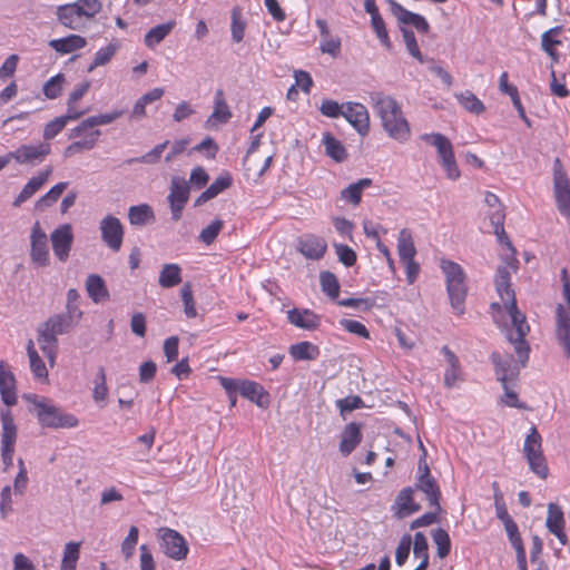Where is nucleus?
<instances>
[{
    "mask_svg": "<svg viewBox=\"0 0 570 570\" xmlns=\"http://www.w3.org/2000/svg\"><path fill=\"white\" fill-rule=\"evenodd\" d=\"M511 269H515L513 262L500 265L494 278L495 289L504 304L511 318L510 326L505 327V337L513 345L518 361L512 356H502L499 352L491 354L495 374L500 382H513L518 379L520 368L527 365L530 346L524 340L530 331L525 316L517 307L514 291L511 287Z\"/></svg>",
    "mask_w": 570,
    "mask_h": 570,
    "instance_id": "1",
    "label": "nucleus"
},
{
    "mask_svg": "<svg viewBox=\"0 0 570 570\" xmlns=\"http://www.w3.org/2000/svg\"><path fill=\"white\" fill-rule=\"evenodd\" d=\"M370 102L387 136L396 141L404 142L410 138L411 129L400 104L382 91L370 94Z\"/></svg>",
    "mask_w": 570,
    "mask_h": 570,
    "instance_id": "2",
    "label": "nucleus"
},
{
    "mask_svg": "<svg viewBox=\"0 0 570 570\" xmlns=\"http://www.w3.org/2000/svg\"><path fill=\"white\" fill-rule=\"evenodd\" d=\"M77 324L71 316L55 314L39 325L37 341L51 366L55 365L58 351L57 336L68 333Z\"/></svg>",
    "mask_w": 570,
    "mask_h": 570,
    "instance_id": "3",
    "label": "nucleus"
},
{
    "mask_svg": "<svg viewBox=\"0 0 570 570\" xmlns=\"http://www.w3.org/2000/svg\"><path fill=\"white\" fill-rule=\"evenodd\" d=\"M440 268L445 277L451 306L456 314L462 315L468 295L466 274L460 264L446 258L440 259Z\"/></svg>",
    "mask_w": 570,
    "mask_h": 570,
    "instance_id": "4",
    "label": "nucleus"
},
{
    "mask_svg": "<svg viewBox=\"0 0 570 570\" xmlns=\"http://www.w3.org/2000/svg\"><path fill=\"white\" fill-rule=\"evenodd\" d=\"M28 403L32 405V411L40 425L50 429H72L78 426L79 420L70 413L63 412L60 407L47 402L45 399H38L37 395H24Z\"/></svg>",
    "mask_w": 570,
    "mask_h": 570,
    "instance_id": "5",
    "label": "nucleus"
},
{
    "mask_svg": "<svg viewBox=\"0 0 570 570\" xmlns=\"http://www.w3.org/2000/svg\"><path fill=\"white\" fill-rule=\"evenodd\" d=\"M523 453L530 470L541 479L549 473L548 464L542 451V438L535 426L530 429L523 443Z\"/></svg>",
    "mask_w": 570,
    "mask_h": 570,
    "instance_id": "6",
    "label": "nucleus"
},
{
    "mask_svg": "<svg viewBox=\"0 0 570 570\" xmlns=\"http://www.w3.org/2000/svg\"><path fill=\"white\" fill-rule=\"evenodd\" d=\"M562 288L567 306L561 304L557 307V336L566 356H570V281L568 271H561Z\"/></svg>",
    "mask_w": 570,
    "mask_h": 570,
    "instance_id": "7",
    "label": "nucleus"
},
{
    "mask_svg": "<svg viewBox=\"0 0 570 570\" xmlns=\"http://www.w3.org/2000/svg\"><path fill=\"white\" fill-rule=\"evenodd\" d=\"M553 189L559 212L563 216H570V181L561 168L559 158L554 160Z\"/></svg>",
    "mask_w": 570,
    "mask_h": 570,
    "instance_id": "8",
    "label": "nucleus"
},
{
    "mask_svg": "<svg viewBox=\"0 0 570 570\" xmlns=\"http://www.w3.org/2000/svg\"><path fill=\"white\" fill-rule=\"evenodd\" d=\"M190 186L184 178L174 176L170 184V193L167 200L170 206L171 218L178 222L181 218L183 209L189 199Z\"/></svg>",
    "mask_w": 570,
    "mask_h": 570,
    "instance_id": "9",
    "label": "nucleus"
},
{
    "mask_svg": "<svg viewBox=\"0 0 570 570\" xmlns=\"http://www.w3.org/2000/svg\"><path fill=\"white\" fill-rule=\"evenodd\" d=\"M30 258L33 264L46 267L50 263L48 237L40 223L36 222L30 232Z\"/></svg>",
    "mask_w": 570,
    "mask_h": 570,
    "instance_id": "10",
    "label": "nucleus"
},
{
    "mask_svg": "<svg viewBox=\"0 0 570 570\" xmlns=\"http://www.w3.org/2000/svg\"><path fill=\"white\" fill-rule=\"evenodd\" d=\"M101 238L114 252H118L122 245L124 227L120 220L111 215L106 216L99 226Z\"/></svg>",
    "mask_w": 570,
    "mask_h": 570,
    "instance_id": "11",
    "label": "nucleus"
},
{
    "mask_svg": "<svg viewBox=\"0 0 570 570\" xmlns=\"http://www.w3.org/2000/svg\"><path fill=\"white\" fill-rule=\"evenodd\" d=\"M52 249L56 257L60 262H66L69 258L71 246L73 243V234L70 224H63L57 227L50 235Z\"/></svg>",
    "mask_w": 570,
    "mask_h": 570,
    "instance_id": "12",
    "label": "nucleus"
},
{
    "mask_svg": "<svg viewBox=\"0 0 570 570\" xmlns=\"http://www.w3.org/2000/svg\"><path fill=\"white\" fill-rule=\"evenodd\" d=\"M164 552L174 560H183L188 554V544L184 537L173 529H163L161 534Z\"/></svg>",
    "mask_w": 570,
    "mask_h": 570,
    "instance_id": "13",
    "label": "nucleus"
},
{
    "mask_svg": "<svg viewBox=\"0 0 570 570\" xmlns=\"http://www.w3.org/2000/svg\"><path fill=\"white\" fill-rule=\"evenodd\" d=\"M342 116L356 129L361 136H365L370 130L368 111L362 104L347 102L344 105Z\"/></svg>",
    "mask_w": 570,
    "mask_h": 570,
    "instance_id": "14",
    "label": "nucleus"
},
{
    "mask_svg": "<svg viewBox=\"0 0 570 570\" xmlns=\"http://www.w3.org/2000/svg\"><path fill=\"white\" fill-rule=\"evenodd\" d=\"M58 21L71 30H82L86 27V17L83 11H80L78 4L66 3L57 8Z\"/></svg>",
    "mask_w": 570,
    "mask_h": 570,
    "instance_id": "15",
    "label": "nucleus"
},
{
    "mask_svg": "<svg viewBox=\"0 0 570 570\" xmlns=\"http://www.w3.org/2000/svg\"><path fill=\"white\" fill-rule=\"evenodd\" d=\"M51 153L49 142H40L38 145H22L14 151L10 153V157L19 164L42 161Z\"/></svg>",
    "mask_w": 570,
    "mask_h": 570,
    "instance_id": "16",
    "label": "nucleus"
},
{
    "mask_svg": "<svg viewBox=\"0 0 570 570\" xmlns=\"http://www.w3.org/2000/svg\"><path fill=\"white\" fill-rule=\"evenodd\" d=\"M564 515L562 509L556 503L548 504V515L546 525L548 530L553 533L562 546L568 542L567 534L564 533Z\"/></svg>",
    "mask_w": 570,
    "mask_h": 570,
    "instance_id": "17",
    "label": "nucleus"
},
{
    "mask_svg": "<svg viewBox=\"0 0 570 570\" xmlns=\"http://www.w3.org/2000/svg\"><path fill=\"white\" fill-rule=\"evenodd\" d=\"M0 394L7 406H12L17 403L16 379L13 373L6 367L3 361L0 362Z\"/></svg>",
    "mask_w": 570,
    "mask_h": 570,
    "instance_id": "18",
    "label": "nucleus"
},
{
    "mask_svg": "<svg viewBox=\"0 0 570 570\" xmlns=\"http://www.w3.org/2000/svg\"><path fill=\"white\" fill-rule=\"evenodd\" d=\"M52 173V167L49 166L45 170L40 171L37 176L32 177L22 188L18 197L13 202L14 207L21 206L26 200L31 198L49 179Z\"/></svg>",
    "mask_w": 570,
    "mask_h": 570,
    "instance_id": "19",
    "label": "nucleus"
},
{
    "mask_svg": "<svg viewBox=\"0 0 570 570\" xmlns=\"http://www.w3.org/2000/svg\"><path fill=\"white\" fill-rule=\"evenodd\" d=\"M287 318L292 325L307 331L316 330L320 326V316L309 309H289Z\"/></svg>",
    "mask_w": 570,
    "mask_h": 570,
    "instance_id": "20",
    "label": "nucleus"
},
{
    "mask_svg": "<svg viewBox=\"0 0 570 570\" xmlns=\"http://www.w3.org/2000/svg\"><path fill=\"white\" fill-rule=\"evenodd\" d=\"M415 485L416 489L426 495L430 507L435 508L436 511L442 510L440 505L441 491L433 476L426 478V475H419Z\"/></svg>",
    "mask_w": 570,
    "mask_h": 570,
    "instance_id": "21",
    "label": "nucleus"
},
{
    "mask_svg": "<svg viewBox=\"0 0 570 570\" xmlns=\"http://www.w3.org/2000/svg\"><path fill=\"white\" fill-rule=\"evenodd\" d=\"M86 291L95 303H102L110 297L105 279L98 274L88 275L86 279Z\"/></svg>",
    "mask_w": 570,
    "mask_h": 570,
    "instance_id": "22",
    "label": "nucleus"
},
{
    "mask_svg": "<svg viewBox=\"0 0 570 570\" xmlns=\"http://www.w3.org/2000/svg\"><path fill=\"white\" fill-rule=\"evenodd\" d=\"M327 245L324 239L316 236H307L299 242L298 250L309 259H320L324 256Z\"/></svg>",
    "mask_w": 570,
    "mask_h": 570,
    "instance_id": "23",
    "label": "nucleus"
},
{
    "mask_svg": "<svg viewBox=\"0 0 570 570\" xmlns=\"http://www.w3.org/2000/svg\"><path fill=\"white\" fill-rule=\"evenodd\" d=\"M87 40L79 35H69L61 39H53L49 41V46L61 55H67L72 51L86 47Z\"/></svg>",
    "mask_w": 570,
    "mask_h": 570,
    "instance_id": "24",
    "label": "nucleus"
},
{
    "mask_svg": "<svg viewBox=\"0 0 570 570\" xmlns=\"http://www.w3.org/2000/svg\"><path fill=\"white\" fill-rule=\"evenodd\" d=\"M232 185V177L229 174L225 173L218 176L209 187L200 194V196L196 199L195 206H199L205 204L206 202L215 198L222 191L229 188Z\"/></svg>",
    "mask_w": 570,
    "mask_h": 570,
    "instance_id": "25",
    "label": "nucleus"
},
{
    "mask_svg": "<svg viewBox=\"0 0 570 570\" xmlns=\"http://www.w3.org/2000/svg\"><path fill=\"white\" fill-rule=\"evenodd\" d=\"M2 423L1 448H14L17 440V426L10 410L3 409L0 412Z\"/></svg>",
    "mask_w": 570,
    "mask_h": 570,
    "instance_id": "26",
    "label": "nucleus"
},
{
    "mask_svg": "<svg viewBox=\"0 0 570 570\" xmlns=\"http://www.w3.org/2000/svg\"><path fill=\"white\" fill-rule=\"evenodd\" d=\"M421 139L436 148L440 160L454 155L451 141L442 134H424Z\"/></svg>",
    "mask_w": 570,
    "mask_h": 570,
    "instance_id": "27",
    "label": "nucleus"
},
{
    "mask_svg": "<svg viewBox=\"0 0 570 570\" xmlns=\"http://www.w3.org/2000/svg\"><path fill=\"white\" fill-rule=\"evenodd\" d=\"M361 432L356 423H348L342 434L340 451L344 455H348L360 443Z\"/></svg>",
    "mask_w": 570,
    "mask_h": 570,
    "instance_id": "28",
    "label": "nucleus"
},
{
    "mask_svg": "<svg viewBox=\"0 0 570 570\" xmlns=\"http://www.w3.org/2000/svg\"><path fill=\"white\" fill-rule=\"evenodd\" d=\"M322 142L325 148V154L336 163H342L347 158V151L344 145L336 139L332 134L325 132Z\"/></svg>",
    "mask_w": 570,
    "mask_h": 570,
    "instance_id": "29",
    "label": "nucleus"
},
{
    "mask_svg": "<svg viewBox=\"0 0 570 570\" xmlns=\"http://www.w3.org/2000/svg\"><path fill=\"white\" fill-rule=\"evenodd\" d=\"M101 135V131L99 129L91 130L87 134L86 138L82 140H77L72 144H70L65 150H63V157L69 158L75 156L76 154H79L83 150H91Z\"/></svg>",
    "mask_w": 570,
    "mask_h": 570,
    "instance_id": "30",
    "label": "nucleus"
},
{
    "mask_svg": "<svg viewBox=\"0 0 570 570\" xmlns=\"http://www.w3.org/2000/svg\"><path fill=\"white\" fill-rule=\"evenodd\" d=\"M128 218L131 225L142 226L155 220V213L149 205L140 204L129 208Z\"/></svg>",
    "mask_w": 570,
    "mask_h": 570,
    "instance_id": "31",
    "label": "nucleus"
},
{
    "mask_svg": "<svg viewBox=\"0 0 570 570\" xmlns=\"http://www.w3.org/2000/svg\"><path fill=\"white\" fill-rule=\"evenodd\" d=\"M176 22L175 21H168L163 24H158L154 28H151L144 38L145 45L149 49H154L157 45H159L174 29Z\"/></svg>",
    "mask_w": 570,
    "mask_h": 570,
    "instance_id": "32",
    "label": "nucleus"
},
{
    "mask_svg": "<svg viewBox=\"0 0 570 570\" xmlns=\"http://www.w3.org/2000/svg\"><path fill=\"white\" fill-rule=\"evenodd\" d=\"M288 352L296 361H313L320 354L318 347L306 341L291 345Z\"/></svg>",
    "mask_w": 570,
    "mask_h": 570,
    "instance_id": "33",
    "label": "nucleus"
},
{
    "mask_svg": "<svg viewBox=\"0 0 570 570\" xmlns=\"http://www.w3.org/2000/svg\"><path fill=\"white\" fill-rule=\"evenodd\" d=\"M397 253L402 262L414 259L416 249L410 230L401 229L397 238Z\"/></svg>",
    "mask_w": 570,
    "mask_h": 570,
    "instance_id": "34",
    "label": "nucleus"
},
{
    "mask_svg": "<svg viewBox=\"0 0 570 570\" xmlns=\"http://www.w3.org/2000/svg\"><path fill=\"white\" fill-rule=\"evenodd\" d=\"M442 353L444 354L446 362L449 363V368L444 373V384L446 387H452L459 380V358L448 346L442 347Z\"/></svg>",
    "mask_w": 570,
    "mask_h": 570,
    "instance_id": "35",
    "label": "nucleus"
},
{
    "mask_svg": "<svg viewBox=\"0 0 570 570\" xmlns=\"http://www.w3.org/2000/svg\"><path fill=\"white\" fill-rule=\"evenodd\" d=\"M180 282L181 268L177 264H165L159 273V285L164 288H170Z\"/></svg>",
    "mask_w": 570,
    "mask_h": 570,
    "instance_id": "36",
    "label": "nucleus"
},
{
    "mask_svg": "<svg viewBox=\"0 0 570 570\" xmlns=\"http://www.w3.org/2000/svg\"><path fill=\"white\" fill-rule=\"evenodd\" d=\"M396 504L399 505L397 513L401 518L420 510V504L413 501V490L411 488H405L397 494Z\"/></svg>",
    "mask_w": 570,
    "mask_h": 570,
    "instance_id": "37",
    "label": "nucleus"
},
{
    "mask_svg": "<svg viewBox=\"0 0 570 570\" xmlns=\"http://www.w3.org/2000/svg\"><path fill=\"white\" fill-rule=\"evenodd\" d=\"M371 185L372 180L370 178H362L344 188L341 191V197L353 205H358L362 198L363 189L370 187Z\"/></svg>",
    "mask_w": 570,
    "mask_h": 570,
    "instance_id": "38",
    "label": "nucleus"
},
{
    "mask_svg": "<svg viewBox=\"0 0 570 570\" xmlns=\"http://www.w3.org/2000/svg\"><path fill=\"white\" fill-rule=\"evenodd\" d=\"M239 393L258 406H264L262 399L267 395L263 386L253 381H240Z\"/></svg>",
    "mask_w": 570,
    "mask_h": 570,
    "instance_id": "39",
    "label": "nucleus"
},
{
    "mask_svg": "<svg viewBox=\"0 0 570 570\" xmlns=\"http://www.w3.org/2000/svg\"><path fill=\"white\" fill-rule=\"evenodd\" d=\"M80 546L81 542L73 541L65 544L60 570H76L77 562L80 558Z\"/></svg>",
    "mask_w": 570,
    "mask_h": 570,
    "instance_id": "40",
    "label": "nucleus"
},
{
    "mask_svg": "<svg viewBox=\"0 0 570 570\" xmlns=\"http://www.w3.org/2000/svg\"><path fill=\"white\" fill-rule=\"evenodd\" d=\"M27 353L30 362V368L38 380H46L48 377L47 367L35 348L33 342L30 340L27 345Z\"/></svg>",
    "mask_w": 570,
    "mask_h": 570,
    "instance_id": "41",
    "label": "nucleus"
},
{
    "mask_svg": "<svg viewBox=\"0 0 570 570\" xmlns=\"http://www.w3.org/2000/svg\"><path fill=\"white\" fill-rule=\"evenodd\" d=\"M230 117L232 112L224 98V92L222 89H218L215 94V106L213 114L207 121L209 122L212 119H215L222 124H225L229 120Z\"/></svg>",
    "mask_w": 570,
    "mask_h": 570,
    "instance_id": "42",
    "label": "nucleus"
},
{
    "mask_svg": "<svg viewBox=\"0 0 570 570\" xmlns=\"http://www.w3.org/2000/svg\"><path fill=\"white\" fill-rule=\"evenodd\" d=\"M118 49V42H110L108 46L99 49L96 52L95 58L91 65L88 67L87 71L92 72L97 67L107 65L116 55Z\"/></svg>",
    "mask_w": 570,
    "mask_h": 570,
    "instance_id": "43",
    "label": "nucleus"
},
{
    "mask_svg": "<svg viewBox=\"0 0 570 570\" xmlns=\"http://www.w3.org/2000/svg\"><path fill=\"white\" fill-rule=\"evenodd\" d=\"M456 99L469 112L480 115L485 110L483 102L470 90L456 95Z\"/></svg>",
    "mask_w": 570,
    "mask_h": 570,
    "instance_id": "44",
    "label": "nucleus"
},
{
    "mask_svg": "<svg viewBox=\"0 0 570 570\" xmlns=\"http://www.w3.org/2000/svg\"><path fill=\"white\" fill-rule=\"evenodd\" d=\"M80 294L76 288H70L67 292L66 316H71V320L79 323L83 313L79 308Z\"/></svg>",
    "mask_w": 570,
    "mask_h": 570,
    "instance_id": "45",
    "label": "nucleus"
},
{
    "mask_svg": "<svg viewBox=\"0 0 570 570\" xmlns=\"http://www.w3.org/2000/svg\"><path fill=\"white\" fill-rule=\"evenodd\" d=\"M432 538L436 546V556L440 559L448 557L451 550V540L448 532L442 528H438L433 531Z\"/></svg>",
    "mask_w": 570,
    "mask_h": 570,
    "instance_id": "46",
    "label": "nucleus"
},
{
    "mask_svg": "<svg viewBox=\"0 0 570 570\" xmlns=\"http://www.w3.org/2000/svg\"><path fill=\"white\" fill-rule=\"evenodd\" d=\"M322 291L331 298L338 297L340 284L337 277L332 272H322L320 275Z\"/></svg>",
    "mask_w": 570,
    "mask_h": 570,
    "instance_id": "47",
    "label": "nucleus"
},
{
    "mask_svg": "<svg viewBox=\"0 0 570 570\" xmlns=\"http://www.w3.org/2000/svg\"><path fill=\"white\" fill-rule=\"evenodd\" d=\"M65 76L58 73L51 77L42 87L43 95L48 99H56L61 95L62 85L65 82Z\"/></svg>",
    "mask_w": 570,
    "mask_h": 570,
    "instance_id": "48",
    "label": "nucleus"
},
{
    "mask_svg": "<svg viewBox=\"0 0 570 570\" xmlns=\"http://www.w3.org/2000/svg\"><path fill=\"white\" fill-rule=\"evenodd\" d=\"M67 186H68L67 181L58 183L57 185L51 187V189L47 194H45L41 198L38 199L36 206L38 208H45V207L51 206L59 199V197L65 191Z\"/></svg>",
    "mask_w": 570,
    "mask_h": 570,
    "instance_id": "49",
    "label": "nucleus"
},
{
    "mask_svg": "<svg viewBox=\"0 0 570 570\" xmlns=\"http://www.w3.org/2000/svg\"><path fill=\"white\" fill-rule=\"evenodd\" d=\"M169 141L166 140L157 146H155L150 151L146 153L145 155L136 158L128 159V164L132 163H141V164H156L159 161L161 154L168 146Z\"/></svg>",
    "mask_w": 570,
    "mask_h": 570,
    "instance_id": "50",
    "label": "nucleus"
},
{
    "mask_svg": "<svg viewBox=\"0 0 570 570\" xmlns=\"http://www.w3.org/2000/svg\"><path fill=\"white\" fill-rule=\"evenodd\" d=\"M108 394V387L106 384V372L105 368L101 366L99 367L95 381V387L92 392V399L96 403L105 402Z\"/></svg>",
    "mask_w": 570,
    "mask_h": 570,
    "instance_id": "51",
    "label": "nucleus"
},
{
    "mask_svg": "<svg viewBox=\"0 0 570 570\" xmlns=\"http://www.w3.org/2000/svg\"><path fill=\"white\" fill-rule=\"evenodd\" d=\"M224 227V222L222 219H215L213 220L207 227H205L198 238L202 243L206 245H210L215 242L218 234Z\"/></svg>",
    "mask_w": 570,
    "mask_h": 570,
    "instance_id": "52",
    "label": "nucleus"
},
{
    "mask_svg": "<svg viewBox=\"0 0 570 570\" xmlns=\"http://www.w3.org/2000/svg\"><path fill=\"white\" fill-rule=\"evenodd\" d=\"M180 293H181V299H183V303H184V312H185L186 316L189 317V318L196 317L197 316V311H196V307H195V302H194V298H193V292H191L190 284L186 283L181 287Z\"/></svg>",
    "mask_w": 570,
    "mask_h": 570,
    "instance_id": "53",
    "label": "nucleus"
},
{
    "mask_svg": "<svg viewBox=\"0 0 570 570\" xmlns=\"http://www.w3.org/2000/svg\"><path fill=\"white\" fill-rule=\"evenodd\" d=\"M371 22H372V27H373L377 38L382 42V45L385 46L387 49H390L391 42L389 39V35H387V30L385 28L384 20L381 17V14L379 13V14L371 16Z\"/></svg>",
    "mask_w": 570,
    "mask_h": 570,
    "instance_id": "54",
    "label": "nucleus"
},
{
    "mask_svg": "<svg viewBox=\"0 0 570 570\" xmlns=\"http://www.w3.org/2000/svg\"><path fill=\"white\" fill-rule=\"evenodd\" d=\"M402 35L409 53L420 62H423V56L417 46L414 32L410 29L403 28Z\"/></svg>",
    "mask_w": 570,
    "mask_h": 570,
    "instance_id": "55",
    "label": "nucleus"
},
{
    "mask_svg": "<svg viewBox=\"0 0 570 570\" xmlns=\"http://www.w3.org/2000/svg\"><path fill=\"white\" fill-rule=\"evenodd\" d=\"M138 533L139 531L137 527H130L129 532L121 544V552L124 553L126 560L131 558L134 554L135 547L138 541Z\"/></svg>",
    "mask_w": 570,
    "mask_h": 570,
    "instance_id": "56",
    "label": "nucleus"
},
{
    "mask_svg": "<svg viewBox=\"0 0 570 570\" xmlns=\"http://www.w3.org/2000/svg\"><path fill=\"white\" fill-rule=\"evenodd\" d=\"M334 248L338 261L345 266L350 267L356 263V253L347 245L335 244Z\"/></svg>",
    "mask_w": 570,
    "mask_h": 570,
    "instance_id": "57",
    "label": "nucleus"
},
{
    "mask_svg": "<svg viewBox=\"0 0 570 570\" xmlns=\"http://www.w3.org/2000/svg\"><path fill=\"white\" fill-rule=\"evenodd\" d=\"M75 4H78L80 11H83L87 20L92 19L102 8V3L99 0H77Z\"/></svg>",
    "mask_w": 570,
    "mask_h": 570,
    "instance_id": "58",
    "label": "nucleus"
},
{
    "mask_svg": "<svg viewBox=\"0 0 570 570\" xmlns=\"http://www.w3.org/2000/svg\"><path fill=\"white\" fill-rule=\"evenodd\" d=\"M542 540L534 534L532 537V548L530 552V560L532 563L537 564V570H548V567L544 564V562L540 559V554L542 552Z\"/></svg>",
    "mask_w": 570,
    "mask_h": 570,
    "instance_id": "59",
    "label": "nucleus"
},
{
    "mask_svg": "<svg viewBox=\"0 0 570 570\" xmlns=\"http://www.w3.org/2000/svg\"><path fill=\"white\" fill-rule=\"evenodd\" d=\"M411 537L405 534L401 538L399 546L395 551V561L399 566H403L410 554L411 550Z\"/></svg>",
    "mask_w": 570,
    "mask_h": 570,
    "instance_id": "60",
    "label": "nucleus"
},
{
    "mask_svg": "<svg viewBox=\"0 0 570 570\" xmlns=\"http://www.w3.org/2000/svg\"><path fill=\"white\" fill-rule=\"evenodd\" d=\"M389 2L391 4V9H392L393 13L397 17L400 22H402L404 24H412L414 22V20L419 13H414V12H411V11L404 9L401 4H399L394 0H389Z\"/></svg>",
    "mask_w": 570,
    "mask_h": 570,
    "instance_id": "61",
    "label": "nucleus"
},
{
    "mask_svg": "<svg viewBox=\"0 0 570 570\" xmlns=\"http://www.w3.org/2000/svg\"><path fill=\"white\" fill-rule=\"evenodd\" d=\"M245 22L239 19V11L233 9L232 11V38L235 42H240L244 39Z\"/></svg>",
    "mask_w": 570,
    "mask_h": 570,
    "instance_id": "62",
    "label": "nucleus"
},
{
    "mask_svg": "<svg viewBox=\"0 0 570 570\" xmlns=\"http://www.w3.org/2000/svg\"><path fill=\"white\" fill-rule=\"evenodd\" d=\"M67 122L65 121V118L56 117L51 121H49L43 129V138L46 140H50L55 138L65 127Z\"/></svg>",
    "mask_w": 570,
    "mask_h": 570,
    "instance_id": "63",
    "label": "nucleus"
},
{
    "mask_svg": "<svg viewBox=\"0 0 570 570\" xmlns=\"http://www.w3.org/2000/svg\"><path fill=\"white\" fill-rule=\"evenodd\" d=\"M341 325L344 330L352 334H356L363 338L370 337V332L367 331L365 325L358 321L344 318L341 321Z\"/></svg>",
    "mask_w": 570,
    "mask_h": 570,
    "instance_id": "64",
    "label": "nucleus"
}]
</instances>
